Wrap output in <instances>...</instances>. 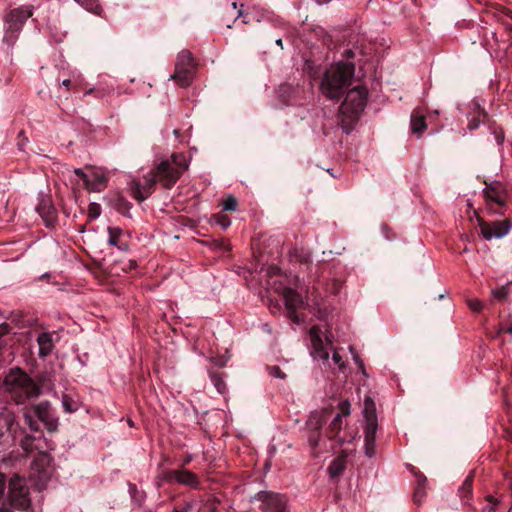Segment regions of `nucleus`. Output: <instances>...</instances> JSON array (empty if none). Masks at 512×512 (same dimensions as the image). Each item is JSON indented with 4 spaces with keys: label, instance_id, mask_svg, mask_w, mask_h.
<instances>
[{
    "label": "nucleus",
    "instance_id": "1",
    "mask_svg": "<svg viewBox=\"0 0 512 512\" xmlns=\"http://www.w3.org/2000/svg\"><path fill=\"white\" fill-rule=\"evenodd\" d=\"M355 67L352 63H337L326 70L320 89L329 99H338L345 87L349 86L354 76Z\"/></svg>",
    "mask_w": 512,
    "mask_h": 512
},
{
    "label": "nucleus",
    "instance_id": "2",
    "mask_svg": "<svg viewBox=\"0 0 512 512\" xmlns=\"http://www.w3.org/2000/svg\"><path fill=\"white\" fill-rule=\"evenodd\" d=\"M188 169L187 158L182 153H175L170 159H163L158 162L151 171L158 183L164 188L170 189Z\"/></svg>",
    "mask_w": 512,
    "mask_h": 512
},
{
    "label": "nucleus",
    "instance_id": "3",
    "mask_svg": "<svg viewBox=\"0 0 512 512\" xmlns=\"http://www.w3.org/2000/svg\"><path fill=\"white\" fill-rule=\"evenodd\" d=\"M6 389L12 393L17 402L37 397L40 394V387L21 369H13L5 377Z\"/></svg>",
    "mask_w": 512,
    "mask_h": 512
},
{
    "label": "nucleus",
    "instance_id": "4",
    "mask_svg": "<svg viewBox=\"0 0 512 512\" xmlns=\"http://www.w3.org/2000/svg\"><path fill=\"white\" fill-rule=\"evenodd\" d=\"M368 100V90L362 85L350 89L339 108L341 115L354 121L364 111Z\"/></svg>",
    "mask_w": 512,
    "mask_h": 512
},
{
    "label": "nucleus",
    "instance_id": "5",
    "mask_svg": "<svg viewBox=\"0 0 512 512\" xmlns=\"http://www.w3.org/2000/svg\"><path fill=\"white\" fill-rule=\"evenodd\" d=\"M8 499L10 504L20 510H27L31 501L29 488L24 478L14 475L8 485Z\"/></svg>",
    "mask_w": 512,
    "mask_h": 512
},
{
    "label": "nucleus",
    "instance_id": "6",
    "mask_svg": "<svg viewBox=\"0 0 512 512\" xmlns=\"http://www.w3.org/2000/svg\"><path fill=\"white\" fill-rule=\"evenodd\" d=\"M195 64L192 54L188 50H182L177 57L175 72L172 78L182 87L188 86L194 76Z\"/></svg>",
    "mask_w": 512,
    "mask_h": 512
},
{
    "label": "nucleus",
    "instance_id": "7",
    "mask_svg": "<svg viewBox=\"0 0 512 512\" xmlns=\"http://www.w3.org/2000/svg\"><path fill=\"white\" fill-rule=\"evenodd\" d=\"M256 499L261 502L260 508L265 512H286L287 499L284 495L261 491L256 495Z\"/></svg>",
    "mask_w": 512,
    "mask_h": 512
},
{
    "label": "nucleus",
    "instance_id": "8",
    "mask_svg": "<svg viewBox=\"0 0 512 512\" xmlns=\"http://www.w3.org/2000/svg\"><path fill=\"white\" fill-rule=\"evenodd\" d=\"M156 183L158 181L152 172L144 176V183L132 179L130 182L131 196L139 202L144 201L153 193Z\"/></svg>",
    "mask_w": 512,
    "mask_h": 512
},
{
    "label": "nucleus",
    "instance_id": "9",
    "mask_svg": "<svg viewBox=\"0 0 512 512\" xmlns=\"http://www.w3.org/2000/svg\"><path fill=\"white\" fill-rule=\"evenodd\" d=\"M33 14L31 6H23L10 10L5 15V26L7 32H17L21 29L23 23Z\"/></svg>",
    "mask_w": 512,
    "mask_h": 512
},
{
    "label": "nucleus",
    "instance_id": "10",
    "mask_svg": "<svg viewBox=\"0 0 512 512\" xmlns=\"http://www.w3.org/2000/svg\"><path fill=\"white\" fill-rule=\"evenodd\" d=\"M310 339L312 345L311 354L314 359L328 362L329 349L332 348V343L328 341L326 344H324L320 337V330L315 326L310 329Z\"/></svg>",
    "mask_w": 512,
    "mask_h": 512
},
{
    "label": "nucleus",
    "instance_id": "11",
    "mask_svg": "<svg viewBox=\"0 0 512 512\" xmlns=\"http://www.w3.org/2000/svg\"><path fill=\"white\" fill-rule=\"evenodd\" d=\"M479 226L481 234L486 240L503 237L510 230V223L507 220L486 223L479 219Z\"/></svg>",
    "mask_w": 512,
    "mask_h": 512
},
{
    "label": "nucleus",
    "instance_id": "12",
    "mask_svg": "<svg viewBox=\"0 0 512 512\" xmlns=\"http://www.w3.org/2000/svg\"><path fill=\"white\" fill-rule=\"evenodd\" d=\"M283 298L285 301V306L288 311V317L294 323H300L299 316L296 314V310L301 308L304 304L302 296L297 293L292 288H285L283 291Z\"/></svg>",
    "mask_w": 512,
    "mask_h": 512
},
{
    "label": "nucleus",
    "instance_id": "13",
    "mask_svg": "<svg viewBox=\"0 0 512 512\" xmlns=\"http://www.w3.org/2000/svg\"><path fill=\"white\" fill-rule=\"evenodd\" d=\"M33 414L44 423L48 431L54 432L58 427V420L51 412V407L48 402H42L34 405L31 408Z\"/></svg>",
    "mask_w": 512,
    "mask_h": 512
},
{
    "label": "nucleus",
    "instance_id": "14",
    "mask_svg": "<svg viewBox=\"0 0 512 512\" xmlns=\"http://www.w3.org/2000/svg\"><path fill=\"white\" fill-rule=\"evenodd\" d=\"M167 478L193 489H197L200 485L197 475L186 469L170 471L168 472Z\"/></svg>",
    "mask_w": 512,
    "mask_h": 512
},
{
    "label": "nucleus",
    "instance_id": "15",
    "mask_svg": "<svg viewBox=\"0 0 512 512\" xmlns=\"http://www.w3.org/2000/svg\"><path fill=\"white\" fill-rule=\"evenodd\" d=\"M365 453L368 457L375 455L377 421H365Z\"/></svg>",
    "mask_w": 512,
    "mask_h": 512
},
{
    "label": "nucleus",
    "instance_id": "16",
    "mask_svg": "<svg viewBox=\"0 0 512 512\" xmlns=\"http://www.w3.org/2000/svg\"><path fill=\"white\" fill-rule=\"evenodd\" d=\"M84 184L89 191L100 192L107 186V177L101 171H94L88 175V181Z\"/></svg>",
    "mask_w": 512,
    "mask_h": 512
},
{
    "label": "nucleus",
    "instance_id": "17",
    "mask_svg": "<svg viewBox=\"0 0 512 512\" xmlns=\"http://www.w3.org/2000/svg\"><path fill=\"white\" fill-rule=\"evenodd\" d=\"M346 455L344 453L338 455L329 465L328 473L331 478L339 477L346 469Z\"/></svg>",
    "mask_w": 512,
    "mask_h": 512
},
{
    "label": "nucleus",
    "instance_id": "18",
    "mask_svg": "<svg viewBox=\"0 0 512 512\" xmlns=\"http://www.w3.org/2000/svg\"><path fill=\"white\" fill-rule=\"evenodd\" d=\"M108 233V243L110 245L116 246L120 250H126L128 248L127 243L121 240V237L123 235L122 229L118 227H108Z\"/></svg>",
    "mask_w": 512,
    "mask_h": 512
},
{
    "label": "nucleus",
    "instance_id": "19",
    "mask_svg": "<svg viewBox=\"0 0 512 512\" xmlns=\"http://www.w3.org/2000/svg\"><path fill=\"white\" fill-rule=\"evenodd\" d=\"M416 481L417 486L413 494V500L416 504L419 505L426 496L427 478L424 475L418 473L416 474Z\"/></svg>",
    "mask_w": 512,
    "mask_h": 512
},
{
    "label": "nucleus",
    "instance_id": "20",
    "mask_svg": "<svg viewBox=\"0 0 512 512\" xmlns=\"http://www.w3.org/2000/svg\"><path fill=\"white\" fill-rule=\"evenodd\" d=\"M411 131L414 134L421 135L423 131L426 129V121L425 117L421 115L418 111H414L411 115Z\"/></svg>",
    "mask_w": 512,
    "mask_h": 512
},
{
    "label": "nucleus",
    "instance_id": "21",
    "mask_svg": "<svg viewBox=\"0 0 512 512\" xmlns=\"http://www.w3.org/2000/svg\"><path fill=\"white\" fill-rule=\"evenodd\" d=\"M37 342L39 345V355L42 357L47 356L52 351L53 343L49 333H41Z\"/></svg>",
    "mask_w": 512,
    "mask_h": 512
},
{
    "label": "nucleus",
    "instance_id": "22",
    "mask_svg": "<svg viewBox=\"0 0 512 512\" xmlns=\"http://www.w3.org/2000/svg\"><path fill=\"white\" fill-rule=\"evenodd\" d=\"M363 415L365 421H377L376 406L373 399L369 396L364 399Z\"/></svg>",
    "mask_w": 512,
    "mask_h": 512
},
{
    "label": "nucleus",
    "instance_id": "23",
    "mask_svg": "<svg viewBox=\"0 0 512 512\" xmlns=\"http://www.w3.org/2000/svg\"><path fill=\"white\" fill-rule=\"evenodd\" d=\"M324 420L322 419V416L319 414H312L307 421V427L310 431H314L317 433V436L320 435V430L324 424Z\"/></svg>",
    "mask_w": 512,
    "mask_h": 512
},
{
    "label": "nucleus",
    "instance_id": "24",
    "mask_svg": "<svg viewBox=\"0 0 512 512\" xmlns=\"http://www.w3.org/2000/svg\"><path fill=\"white\" fill-rule=\"evenodd\" d=\"M472 484H473V475L470 474L466 477V479L464 480V482L459 490L460 494L463 498H466L471 494Z\"/></svg>",
    "mask_w": 512,
    "mask_h": 512
},
{
    "label": "nucleus",
    "instance_id": "25",
    "mask_svg": "<svg viewBox=\"0 0 512 512\" xmlns=\"http://www.w3.org/2000/svg\"><path fill=\"white\" fill-rule=\"evenodd\" d=\"M32 411L25 410L24 412V421L25 424L28 425L31 431L36 432L39 429L37 421L33 419V415L31 414Z\"/></svg>",
    "mask_w": 512,
    "mask_h": 512
},
{
    "label": "nucleus",
    "instance_id": "26",
    "mask_svg": "<svg viewBox=\"0 0 512 512\" xmlns=\"http://www.w3.org/2000/svg\"><path fill=\"white\" fill-rule=\"evenodd\" d=\"M62 405L66 412H74L78 409V405L68 395H64L62 398Z\"/></svg>",
    "mask_w": 512,
    "mask_h": 512
},
{
    "label": "nucleus",
    "instance_id": "27",
    "mask_svg": "<svg viewBox=\"0 0 512 512\" xmlns=\"http://www.w3.org/2000/svg\"><path fill=\"white\" fill-rule=\"evenodd\" d=\"M484 194L487 200L493 201L497 204H502V200L498 192L492 188H486Z\"/></svg>",
    "mask_w": 512,
    "mask_h": 512
},
{
    "label": "nucleus",
    "instance_id": "28",
    "mask_svg": "<svg viewBox=\"0 0 512 512\" xmlns=\"http://www.w3.org/2000/svg\"><path fill=\"white\" fill-rule=\"evenodd\" d=\"M222 205L223 210L225 211H235L237 208V200L235 197L230 195L223 201Z\"/></svg>",
    "mask_w": 512,
    "mask_h": 512
},
{
    "label": "nucleus",
    "instance_id": "29",
    "mask_svg": "<svg viewBox=\"0 0 512 512\" xmlns=\"http://www.w3.org/2000/svg\"><path fill=\"white\" fill-rule=\"evenodd\" d=\"M319 441H320V435L317 436V433H315L314 431H310V434L308 436V442H309V445H310L312 451L316 450V448L319 445Z\"/></svg>",
    "mask_w": 512,
    "mask_h": 512
},
{
    "label": "nucleus",
    "instance_id": "30",
    "mask_svg": "<svg viewBox=\"0 0 512 512\" xmlns=\"http://www.w3.org/2000/svg\"><path fill=\"white\" fill-rule=\"evenodd\" d=\"M492 295L497 300H503L508 295V289L506 287H501L492 291Z\"/></svg>",
    "mask_w": 512,
    "mask_h": 512
},
{
    "label": "nucleus",
    "instance_id": "31",
    "mask_svg": "<svg viewBox=\"0 0 512 512\" xmlns=\"http://www.w3.org/2000/svg\"><path fill=\"white\" fill-rule=\"evenodd\" d=\"M467 304L469 308L474 312H480L483 308V304L478 299H469L467 300Z\"/></svg>",
    "mask_w": 512,
    "mask_h": 512
},
{
    "label": "nucleus",
    "instance_id": "32",
    "mask_svg": "<svg viewBox=\"0 0 512 512\" xmlns=\"http://www.w3.org/2000/svg\"><path fill=\"white\" fill-rule=\"evenodd\" d=\"M101 208L98 204L92 203L88 209V215L91 219H95L100 215Z\"/></svg>",
    "mask_w": 512,
    "mask_h": 512
},
{
    "label": "nucleus",
    "instance_id": "33",
    "mask_svg": "<svg viewBox=\"0 0 512 512\" xmlns=\"http://www.w3.org/2000/svg\"><path fill=\"white\" fill-rule=\"evenodd\" d=\"M339 408L341 410V417L348 416L350 414V404L348 401H343L339 404Z\"/></svg>",
    "mask_w": 512,
    "mask_h": 512
},
{
    "label": "nucleus",
    "instance_id": "34",
    "mask_svg": "<svg viewBox=\"0 0 512 512\" xmlns=\"http://www.w3.org/2000/svg\"><path fill=\"white\" fill-rule=\"evenodd\" d=\"M341 424H342V418H341V414H337L334 419L332 420L331 422V428L333 430H340L341 429Z\"/></svg>",
    "mask_w": 512,
    "mask_h": 512
},
{
    "label": "nucleus",
    "instance_id": "35",
    "mask_svg": "<svg viewBox=\"0 0 512 512\" xmlns=\"http://www.w3.org/2000/svg\"><path fill=\"white\" fill-rule=\"evenodd\" d=\"M332 360H333L334 364L337 365L340 369H342L344 367V361H343L341 355L337 351H334V353L332 355Z\"/></svg>",
    "mask_w": 512,
    "mask_h": 512
},
{
    "label": "nucleus",
    "instance_id": "36",
    "mask_svg": "<svg viewBox=\"0 0 512 512\" xmlns=\"http://www.w3.org/2000/svg\"><path fill=\"white\" fill-rule=\"evenodd\" d=\"M217 222L225 229L230 225V220L225 215H218Z\"/></svg>",
    "mask_w": 512,
    "mask_h": 512
},
{
    "label": "nucleus",
    "instance_id": "37",
    "mask_svg": "<svg viewBox=\"0 0 512 512\" xmlns=\"http://www.w3.org/2000/svg\"><path fill=\"white\" fill-rule=\"evenodd\" d=\"M192 507V503H186L182 509L175 508L172 512H190Z\"/></svg>",
    "mask_w": 512,
    "mask_h": 512
},
{
    "label": "nucleus",
    "instance_id": "38",
    "mask_svg": "<svg viewBox=\"0 0 512 512\" xmlns=\"http://www.w3.org/2000/svg\"><path fill=\"white\" fill-rule=\"evenodd\" d=\"M74 173L82 178L83 182L88 181V175L83 172L82 169L77 168L74 170Z\"/></svg>",
    "mask_w": 512,
    "mask_h": 512
},
{
    "label": "nucleus",
    "instance_id": "39",
    "mask_svg": "<svg viewBox=\"0 0 512 512\" xmlns=\"http://www.w3.org/2000/svg\"><path fill=\"white\" fill-rule=\"evenodd\" d=\"M272 374L276 377L283 378L284 374L281 373L279 367H273L272 368Z\"/></svg>",
    "mask_w": 512,
    "mask_h": 512
},
{
    "label": "nucleus",
    "instance_id": "40",
    "mask_svg": "<svg viewBox=\"0 0 512 512\" xmlns=\"http://www.w3.org/2000/svg\"><path fill=\"white\" fill-rule=\"evenodd\" d=\"M504 437L512 442V428L505 430Z\"/></svg>",
    "mask_w": 512,
    "mask_h": 512
},
{
    "label": "nucleus",
    "instance_id": "41",
    "mask_svg": "<svg viewBox=\"0 0 512 512\" xmlns=\"http://www.w3.org/2000/svg\"><path fill=\"white\" fill-rule=\"evenodd\" d=\"M469 129L472 130V129H475L478 127V121L476 120H472L470 123H469Z\"/></svg>",
    "mask_w": 512,
    "mask_h": 512
},
{
    "label": "nucleus",
    "instance_id": "42",
    "mask_svg": "<svg viewBox=\"0 0 512 512\" xmlns=\"http://www.w3.org/2000/svg\"><path fill=\"white\" fill-rule=\"evenodd\" d=\"M0 512H14L11 508L6 507L5 505H2L0 507Z\"/></svg>",
    "mask_w": 512,
    "mask_h": 512
},
{
    "label": "nucleus",
    "instance_id": "43",
    "mask_svg": "<svg viewBox=\"0 0 512 512\" xmlns=\"http://www.w3.org/2000/svg\"><path fill=\"white\" fill-rule=\"evenodd\" d=\"M62 84H63L65 87L69 88V87H70V85H71V80L66 79V80H64V81L62 82Z\"/></svg>",
    "mask_w": 512,
    "mask_h": 512
},
{
    "label": "nucleus",
    "instance_id": "44",
    "mask_svg": "<svg viewBox=\"0 0 512 512\" xmlns=\"http://www.w3.org/2000/svg\"><path fill=\"white\" fill-rule=\"evenodd\" d=\"M276 44H277L278 46H280L281 48H283V42H282V39H277V40H276Z\"/></svg>",
    "mask_w": 512,
    "mask_h": 512
},
{
    "label": "nucleus",
    "instance_id": "45",
    "mask_svg": "<svg viewBox=\"0 0 512 512\" xmlns=\"http://www.w3.org/2000/svg\"><path fill=\"white\" fill-rule=\"evenodd\" d=\"M320 4L328 3L330 0H317Z\"/></svg>",
    "mask_w": 512,
    "mask_h": 512
},
{
    "label": "nucleus",
    "instance_id": "46",
    "mask_svg": "<svg viewBox=\"0 0 512 512\" xmlns=\"http://www.w3.org/2000/svg\"><path fill=\"white\" fill-rule=\"evenodd\" d=\"M216 510H217V507H216L215 505H213V506L211 507V509H210V512H216Z\"/></svg>",
    "mask_w": 512,
    "mask_h": 512
},
{
    "label": "nucleus",
    "instance_id": "47",
    "mask_svg": "<svg viewBox=\"0 0 512 512\" xmlns=\"http://www.w3.org/2000/svg\"><path fill=\"white\" fill-rule=\"evenodd\" d=\"M507 332L512 334V327L507 328Z\"/></svg>",
    "mask_w": 512,
    "mask_h": 512
},
{
    "label": "nucleus",
    "instance_id": "48",
    "mask_svg": "<svg viewBox=\"0 0 512 512\" xmlns=\"http://www.w3.org/2000/svg\"><path fill=\"white\" fill-rule=\"evenodd\" d=\"M232 7H233V9L235 10V9L237 8V4H236L235 2H234V3H232Z\"/></svg>",
    "mask_w": 512,
    "mask_h": 512
},
{
    "label": "nucleus",
    "instance_id": "49",
    "mask_svg": "<svg viewBox=\"0 0 512 512\" xmlns=\"http://www.w3.org/2000/svg\"><path fill=\"white\" fill-rule=\"evenodd\" d=\"M220 387H221V384H217V388H218L219 391H221Z\"/></svg>",
    "mask_w": 512,
    "mask_h": 512
},
{
    "label": "nucleus",
    "instance_id": "50",
    "mask_svg": "<svg viewBox=\"0 0 512 512\" xmlns=\"http://www.w3.org/2000/svg\"><path fill=\"white\" fill-rule=\"evenodd\" d=\"M510 486H511V489H512V482H511V485H510Z\"/></svg>",
    "mask_w": 512,
    "mask_h": 512
}]
</instances>
